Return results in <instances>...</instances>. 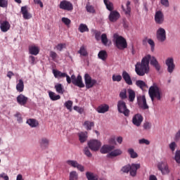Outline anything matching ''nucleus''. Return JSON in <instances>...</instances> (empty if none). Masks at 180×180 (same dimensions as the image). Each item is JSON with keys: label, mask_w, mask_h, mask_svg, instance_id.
Returning a JSON list of instances; mask_svg holds the SVG:
<instances>
[{"label": "nucleus", "mask_w": 180, "mask_h": 180, "mask_svg": "<svg viewBox=\"0 0 180 180\" xmlns=\"http://www.w3.org/2000/svg\"><path fill=\"white\" fill-rule=\"evenodd\" d=\"M135 72L139 77H144L146 74L150 72V55L146 56L141 62L136 64Z\"/></svg>", "instance_id": "nucleus-1"}, {"label": "nucleus", "mask_w": 180, "mask_h": 180, "mask_svg": "<svg viewBox=\"0 0 180 180\" xmlns=\"http://www.w3.org/2000/svg\"><path fill=\"white\" fill-rule=\"evenodd\" d=\"M113 41L115 47L119 50L127 49V41H126L124 37L119 35V34L115 33L113 34Z\"/></svg>", "instance_id": "nucleus-2"}, {"label": "nucleus", "mask_w": 180, "mask_h": 180, "mask_svg": "<svg viewBox=\"0 0 180 180\" xmlns=\"http://www.w3.org/2000/svg\"><path fill=\"white\" fill-rule=\"evenodd\" d=\"M117 109L118 112L121 113V115H124L125 117H129V116H130V110L127 108V105L124 101L120 100L117 101Z\"/></svg>", "instance_id": "nucleus-3"}, {"label": "nucleus", "mask_w": 180, "mask_h": 180, "mask_svg": "<svg viewBox=\"0 0 180 180\" xmlns=\"http://www.w3.org/2000/svg\"><path fill=\"white\" fill-rule=\"evenodd\" d=\"M148 94L152 102H154V98H156L158 101H161V91H160V88H158V86H150L148 90Z\"/></svg>", "instance_id": "nucleus-4"}, {"label": "nucleus", "mask_w": 180, "mask_h": 180, "mask_svg": "<svg viewBox=\"0 0 180 180\" xmlns=\"http://www.w3.org/2000/svg\"><path fill=\"white\" fill-rule=\"evenodd\" d=\"M84 82L86 89H90V88H93L94 85H96L98 81H96V79H92L89 74L86 73L84 75Z\"/></svg>", "instance_id": "nucleus-5"}, {"label": "nucleus", "mask_w": 180, "mask_h": 180, "mask_svg": "<svg viewBox=\"0 0 180 180\" xmlns=\"http://www.w3.org/2000/svg\"><path fill=\"white\" fill-rule=\"evenodd\" d=\"M89 148L91 150V151H99L101 147H102V143H101L98 140L91 139L88 142Z\"/></svg>", "instance_id": "nucleus-6"}, {"label": "nucleus", "mask_w": 180, "mask_h": 180, "mask_svg": "<svg viewBox=\"0 0 180 180\" xmlns=\"http://www.w3.org/2000/svg\"><path fill=\"white\" fill-rule=\"evenodd\" d=\"M156 39L160 43H164L167 40V32L164 28H159L157 30Z\"/></svg>", "instance_id": "nucleus-7"}, {"label": "nucleus", "mask_w": 180, "mask_h": 180, "mask_svg": "<svg viewBox=\"0 0 180 180\" xmlns=\"http://www.w3.org/2000/svg\"><path fill=\"white\" fill-rule=\"evenodd\" d=\"M59 8L60 9H63V11H68V12H71L74 9L72 4L67 0L60 1Z\"/></svg>", "instance_id": "nucleus-8"}, {"label": "nucleus", "mask_w": 180, "mask_h": 180, "mask_svg": "<svg viewBox=\"0 0 180 180\" xmlns=\"http://www.w3.org/2000/svg\"><path fill=\"white\" fill-rule=\"evenodd\" d=\"M137 101L138 105L141 109H143V110H147V109H149L150 107L147 104V99H146V96H139L137 98Z\"/></svg>", "instance_id": "nucleus-9"}, {"label": "nucleus", "mask_w": 180, "mask_h": 180, "mask_svg": "<svg viewBox=\"0 0 180 180\" xmlns=\"http://www.w3.org/2000/svg\"><path fill=\"white\" fill-rule=\"evenodd\" d=\"M66 164H68V165H70V167L77 168V169L80 171V172H84L85 171V167H84L82 165L78 163L77 160H68L66 161Z\"/></svg>", "instance_id": "nucleus-10"}, {"label": "nucleus", "mask_w": 180, "mask_h": 180, "mask_svg": "<svg viewBox=\"0 0 180 180\" xmlns=\"http://www.w3.org/2000/svg\"><path fill=\"white\" fill-rule=\"evenodd\" d=\"M158 168L160 171L162 175H167L169 174V169L168 168V164L165 162H160L158 164Z\"/></svg>", "instance_id": "nucleus-11"}, {"label": "nucleus", "mask_w": 180, "mask_h": 180, "mask_svg": "<svg viewBox=\"0 0 180 180\" xmlns=\"http://www.w3.org/2000/svg\"><path fill=\"white\" fill-rule=\"evenodd\" d=\"M143 117L141 114H136L132 118V123L136 127H140L141 123H143Z\"/></svg>", "instance_id": "nucleus-12"}, {"label": "nucleus", "mask_w": 180, "mask_h": 180, "mask_svg": "<svg viewBox=\"0 0 180 180\" xmlns=\"http://www.w3.org/2000/svg\"><path fill=\"white\" fill-rule=\"evenodd\" d=\"M166 65H167V71L169 74H172L174 72V70H175V64L174 63V58H168L166 60Z\"/></svg>", "instance_id": "nucleus-13"}, {"label": "nucleus", "mask_w": 180, "mask_h": 180, "mask_svg": "<svg viewBox=\"0 0 180 180\" xmlns=\"http://www.w3.org/2000/svg\"><path fill=\"white\" fill-rule=\"evenodd\" d=\"M155 22L158 25H162L164 23V14L161 11H158L155 14Z\"/></svg>", "instance_id": "nucleus-14"}, {"label": "nucleus", "mask_w": 180, "mask_h": 180, "mask_svg": "<svg viewBox=\"0 0 180 180\" xmlns=\"http://www.w3.org/2000/svg\"><path fill=\"white\" fill-rule=\"evenodd\" d=\"M16 100L18 105H20L21 106H25V105L27 103V101H29V98L22 94H21L17 96Z\"/></svg>", "instance_id": "nucleus-15"}, {"label": "nucleus", "mask_w": 180, "mask_h": 180, "mask_svg": "<svg viewBox=\"0 0 180 180\" xmlns=\"http://www.w3.org/2000/svg\"><path fill=\"white\" fill-rule=\"evenodd\" d=\"M149 62L150 63V65H153V67L155 68L156 71H160V70H161V66L155 57L150 55Z\"/></svg>", "instance_id": "nucleus-16"}, {"label": "nucleus", "mask_w": 180, "mask_h": 180, "mask_svg": "<svg viewBox=\"0 0 180 180\" xmlns=\"http://www.w3.org/2000/svg\"><path fill=\"white\" fill-rule=\"evenodd\" d=\"M113 150H115L114 146L103 145L101 147L100 152L101 153V154H108V153H109L110 154V153H112V151H113Z\"/></svg>", "instance_id": "nucleus-17"}, {"label": "nucleus", "mask_w": 180, "mask_h": 180, "mask_svg": "<svg viewBox=\"0 0 180 180\" xmlns=\"http://www.w3.org/2000/svg\"><path fill=\"white\" fill-rule=\"evenodd\" d=\"M108 18L110 22H117L120 18V13L116 11H110Z\"/></svg>", "instance_id": "nucleus-18"}, {"label": "nucleus", "mask_w": 180, "mask_h": 180, "mask_svg": "<svg viewBox=\"0 0 180 180\" xmlns=\"http://www.w3.org/2000/svg\"><path fill=\"white\" fill-rule=\"evenodd\" d=\"M137 169H140V164H131L130 165L129 174L131 176H136L137 175Z\"/></svg>", "instance_id": "nucleus-19"}, {"label": "nucleus", "mask_w": 180, "mask_h": 180, "mask_svg": "<svg viewBox=\"0 0 180 180\" xmlns=\"http://www.w3.org/2000/svg\"><path fill=\"white\" fill-rule=\"evenodd\" d=\"M72 84L75 85V86H79V88L85 87V84H84V82H82V77L79 75L77 77V79L72 82Z\"/></svg>", "instance_id": "nucleus-20"}, {"label": "nucleus", "mask_w": 180, "mask_h": 180, "mask_svg": "<svg viewBox=\"0 0 180 180\" xmlns=\"http://www.w3.org/2000/svg\"><path fill=\"white\" fill-rule=\"evenodd\" d=\"M122 78L127 85H133L131 77H130V75L126 72V70L122 72Z\"/></svg>", "instance_id": "nucleus-21"}, {"label": "nucleus", "mask_w": 180, "mask_h": 180, "mask_svg": "<svg viewBox=\"0 0 180 180\" xmlns=\"http://www.w3.org/2000/svg\"><path fill=\"white\" fill-rule=\"evenodd\" d=\"M123 152L120 149H115L114 150H111L110 153L107 155L108 158H112L115 157H119V155H122Z\"/></svg>", "instance_id": "nucleus-22"}, {"label": "nucleus", "mask_w": 180, "mask_h": 180, "mask_svg": "<svg viewBox=\"0 0 180 180\" xmlns=\"http://www.w3.org/2000/svg\"><path fill=\"white\" fill-rule=\"evenodd\" d=\"M21 13L24 19H30L32 18V14L27 11V7L26 6L21 8Z\"/></svg>", "instance_id": "nucleus-23"}, {"label": "nucleus", "mask_w": 180, "mask_h": 180, "mask_svg": "<svg viewBox=\"0 0 180 180\" xmlns=\"http://www.w3.org/2000/svg\"><path fill=\"white\" fill-rule=\"evenodd\" d=\"M0 29L1 32H4L5 33L11 29V24H9V22L8 21H4L1 23Z\"/></svg>", "instance_id": "nucleus-24"}, {"label": "nucleus", "mask_w": 180, "mask_h": 180, "mask_svg": "<svg viewBox=\"0 0 180 180\" xmlns=\"http://www.w3.org/2000/svg\"><path fill=\"white\" fill-rule=\"evenodd\" d=\"M29 52L32 56H37L40 53V49L36 46L31 45L29 46Z\"/></svg>", "instance_id": "nucleus-25"}, {"label": "nucleus", "mask_w": 180, "mask_h": 180, "mask_svg": "<svg viewBox=\"0 0 180 180\" xmlns=\"http://www.w3.org/2000/svg\"><path fill=\"white\" fill-rule=\"evenodd\" d=\"M129 102H134V99H136V91L131 89H127Z\"/></svg>", "instance_id": "nucleus-26"}, {"label": "nucleus", "mask_w": 180, "mask_h": 180, "mask_svg": "<svg viewBox=\"0 0 180 180\" xmlns=\"http://www.w3.org/2000/svg\"><path fill=\"white\" fill-rule=\"evenodd\" d=\"M96 111L98 113H106V112L109 111V105L106 104L101 105L96 108Z\"/></svg>", "instance_id": "nucleus-27"}, {"label": "nucleus", "mask_w": 180, "mask_h": 180, "mask_svg": "<svg viewBox=\"0 0 180 180\" xmlns=\"http://www.w3.org/2000/svg\"><path fill=\"white\" fill-rule=\"evenodd\" d=\"M53 74L55 78H65L67 76V73L54 69L53 70Z\"/></svg>", "instance_id": "nucleus-28"}, {"label": "nucleus", "mask_w": 180, "mask_h": 180, "mask_svg": "<svg viewBox=\"0 0 180 180\" xmlns=\"http://www.w3.org/2000/svg\"><path fill=\"white\" fill-rule=\"evenodd\" d=\"M25 89V84L23 83V80L20 79L18 80V83L16 85V90L18 92H23Z\"/></svg>", "instance_id": "nucleus-29"}, {"label": "nucleus", "mask_w": 180, "mask_h": 180, "mask_svg": "<svg viewBox=\"0 0 180 180\" xmlns=\"http://www.w3.org/2000/svg\"><path fill=\"white\" fill-rule=\"evenodd\" d=\"M26 123L29 124L30 127H37V126H39V121L36 120L35 119H28Z\"/></svg>", "instance_id": "nucleus-30"}, {"label": "nucleus", "mask_w": 180, "mask_h": 180, "mask_svg": "<svg viewBox=\"0 0 180 180\" xmlns=\"http://www.w3.org/2000/svg\"><path fill=\"white\" fill-rule=\"evenodd\" d=\"M87 134V132H81L79 134V140L80 143H85V141H86V139H88Z\"/></svg>", "instance_id": "nucleus-31"}, {"label": "nucleus", "mask_w": 180, "mask_h": 180, "mask_svg": "<svg viewBox=\"0 0 180 180\" xmlns=\"http://www.w3.org/2000/svg\"><path fill=\"white\" fill-rule=\"evenodd\" d=\"M49 95L51 101H58L59 99H61V96L60 95H57L53 91H49Z\"/></svg>", "instance_id": "nucleus-32"}, {"label": "nucleus", "mask_w": 180, "mask_h": 180, "mask_svg": "<svg viewBox=\"0 0 180 180\" xmlns=\"http://www.w3.org/2000/svg\"><path fill=\"white\" fill-rule=\"evenodd\" d=\"M78 30L80 33H85V32H89V28H88V25H86V24L81 23L79 26Z\"/></svg>", "instance_id": "nucleus-33"}, {"label": "nucleus", "mask_w": 180, "mask_h": 180, "mask_svg": "<svg viewBox=\"0 0 180 180\" xmlns=\"http://www.w3.org/2000/svg\"><path fill=\"white\" fill-rule=\"evenodd\" d=\"M98 57L100 58V60L105 61L108 58V53L106 51H100L98 54Z\"/></svg>", "instance_id": "nucleus-34"}, {"label": "nucleus", "mask_w": 180, "mask_h": 180, "mask_svg": "<svg viewBox=\"0 0 180 180\" xmlns=\"http://www.w3.org/2000/svg\"><path fill=\"white\" fill-rule=\"evenodd\" d=\"M86 11L89 13H96V11L95 10V7L94 6L91 5V3L88 2L86 5Z\"/></svg>", "instance_id": "nucleus-35"}, {"label": "nucleus", "mask_w": 180, "mask_h": 180, "mask_svg": "<svg viewBox=\"0 0 180 180\" xmlns=\"http://www.w3.org/2000/svg\"><path fill=\"white\" fill-rule=\"evenodd\" d=\"M83 125L87 130H92V127L95 126V123L94 122L85 121Z\"/></svg>", "instance_id": "nucleus-36"}, {"label": "nucleus", "mask_w": 180, "mask_h": 180, "mask_svg": "<svg viewBox=\"0 0 180 180\" xmlns=\"http://www.w3.org/2000/svg\"><path fill=\"white\" fill-rule=\"evenodd\" d=\"M103 2L108 11L110 12L113 11V3L110 2L109 0H103Z\"/></svg>", "instance_id": "nucleus-37"}, {"label": "nucleus", "mask_w": 180, "mask_h": 180, "mask_svg": "<svg viewBox=\"0 0 180 180\" xmlns=\"http://www.w3.org/2000/svg\"><path fill=\"white\" fill-rule=\"evenodd\" d=\"M136 85L142 90H143L144 88H147V84L143 80H137L136 82Z\"/></svg>", "instance_id": "nucleus-38"}, {"label": "nucleus", "mask_w": 180, "mask_h": 180, "mask_svg": "<svg viewBox=\"0 0 180 180\" xmlns=\"http://www.w3.org/2000/svg\"><path fill=\"white\" fill-rule=\"evenodd\" d=\"M86 176L88 180H98V177L91 172H87L86 173Z\"/></svg>", "instance_id": "nucleus-39"}, {"label": "nucleus", "mask_w": 180, "mask_h": 180, "mask_svg": "<svg viewBox=\"0 0 180 180\" xmlns=\"http://www.w3.org/2000/svg\"><path fill=\"white\" fill-rule=\"evenodd\" d=\"M78 53L80 56H83V57H86L88 56V52H86V49H85L84 46H82L80 49L78 51Z\"/></svg>", "instance_id": "nucleus-40"}, {"label": "nucleus", "mask_w": 180, "mask_h": 180, "mask_svg": "<svg viewBox=\"0 0 180 180\" xmlns=\"http://www.w3.org/2000/svg\"><path fill=\"white\" fill-rule=\"evenodd\" d=\"M55 89L58 94H64V88H63V84H58L55 85Z\"/></svg>", "instance_id": "nucleus-41"}, {"label": "nucleus", "mask_w": 180, "mask_h": 180, "mask_svg": "<svg viewBox=\"0 0 180 180\" xmlns=\"http://www.w3.org/2000/svg\"><path fill=\"white\" fill-rule=\"evenodd\" d=\"M69 180H78V173L75 171L70 172Z\"/></svg>", "instance_id": "nucleus-42"}, {"label": "nucleus", "mask_w": 180, "mask_h": 180, "mask_svg": "<svg viewBox=\"0 0 180 180\" xmlns=\"http://www.w3.org/2000/svg\"><path fill=\"white\" fill-rule=\"evenodd\" d=\"M126 6H127V11L124 9V6L123 5H122V9H123V11H125V13L127 15H129L130 12H131V8H130V1H128L127 2Z\"/></svg>", "instance_id": "nucleus-43"}, {"label": "nucleus", "mask_w": 180, "mask_h": 180, "mask_svg": "<svg viewBox=\"0 0 180 180\" xmlns=\"http://www.w3.org/2000/svg\"><path fill=\"white\" fill-rule=\"evenodd\" d=\"M128 153L129 154L131 158H137V157H139V155L134 151V149L133 148H129Z\"/></svg>", "instance_id": "nucleus-44"}, {"label": "nucleus", "mask_w": 180, "mask_h": 180, "mask_svg": "<svg viewBox=\"0 0 180 180\" xmlns=\"http://www.w3.org/2000/svg\"><path fill=\"white\" fill-rule=\"evenodd\" d=\"M41 147H49V141L46 138H42L40 141Z\"/></svg>", "instance_id": "nucleus-45"}, {"label": "nucleus", "mask_w": 180, "mask_h": 180, "mask_svg": "<svg viewBox=\"0 0 180 180\" xmlns=\"http://www.w3.org/2000/svg\"><path fill=\"white\" fill-rule=\"evenodd\" d=\"M108 41L109 39H108V35H106V34H103L101 35V43H103L104 46H108Z\"/></svg>", "instance_id": "nucleus-46"}, {"label": "nucleus", "mask_w": 180, "mask_h": 180, "mask_svg": "<svg viewBox=\"0 0 180 180\" xmlns=\"http://www.w3.org/2000/svg\"><path fill=\"white\" fill-rule=\"evenodd\" d=\"M120 98L123 99H127V90L126 89H122L120 93Z\"/></svg>", "instance_id": "nucleus-47"}, {"label": "nucleus", "mask_w": 180, "mask_h": 180, "mask_svg": "<svg viewBox=\"0 0 180 180\" xmlns=\"http://www.w3.org/2000/svg\"><path fill=\"white\" fill-rule=\"evenodd\" d=\"M148 43L150 46L151 51H154V50L155 49V42H154V40H153L152 39H148Z\"/></svg>", "instance_id": "nucleus-48"}, {"label": "nucleus", "mask_w": 180, "mask_h": 180, "mask_svg": "<svg viewBox=\"0 0 180 180\" xmlns=\"http://www.w3.org/2000/svg\"><path fill=\"white\" fill-rule=\"evenodd\" d=\"M121 171H122L124 174H129V172H130V165H127L124 166L121 169Z\"/></svg>", "instance_id": "nucleus-49"}, {"label": "nucleus", "mask_w": 180, "mask_h": 180, "mask_svg": "<svg viewBox=\"0 0 180 180\" xmlns=\"http://www.w3.org/2000/svg\"><path fill=\"white\" fill-rule=\"evenodd\" d=\"M67 47V45L65 44H58L56 46V49L58 51H63V49H65Z\"/></svg>", "instance_id": "nucleus-50"}, {"label": "nucleus", "mask_w": 180, "mask_h": 180, "mask_svg": "<svg viewBox=\"0 0 180 180\" xmlns=\"http://www.w3.org/2000/svg\"><path fill=\"white\" fill-rule=\"evenodd\" d=\"M62 22L66 26H70V25H71V20H70L68 18H65V17L62 18Z\"/></svg>", "instance_id": "nucleus-51"}, {"label": "nucleus", "mask_w": 180, "mask_h": 180, "mask_svg": "<svg viewBox=\"0 0 180 180\" xmlns=\"http://www.w3.org/2000/svg\"><path fill=\"white\" fill-rule=\"evenodd\" d=\"M112 81H114V82H120V81H122V76L120 75H113Z\"/></svg>", "instance_id": "nucleus-52"}, {"label": "nucleus", "mask_w": 180, "mask_h": 180, "mask_svg": "<svg viewBox=\"0 0 180 180\" xmlns=\"http://www.w3.org/2000/svg\"><path fill=\"white\" fill-rule=\"evenodd\" d=\"M84 153L86 155V157H89V158H91L92 157V153H91V151L89 150V148L88 147L84 148Z\"/></svg>", "instance_id": "nucleus-53"}, {"label": "nucleus", "mask_w": 180, "mask_h": 180, "mask_svg": "<svg viewBox=\"0 0 180 180\" xmlns=\"http://www.w3.org/2000/svg\"><path fill=\"white\" fill-rule=\"evenodd\" d=\"M174 160L177 164H180V150H176Z\"/></svg>", "instance_id": "nucleus-54"}, {"label": "nucleus", "mask_w": 180, "mask_h": 180, "mask_svg": "<svg viewBox=\"0 0 180 180\" xmlns=\"http://www.w3.org/2000/svg\"><path fill=\"white\" fill-rule=\"evenodd\" d=\"M65 106L68 109V110H71L72 108V101H68L65 103Z\"/></svg>", "instance_id": "nucleus-55"}, {"label": "nucleus", "mask_w": 180, "mask_h": 180, "mask_svg": "<svg viewBox=\"0 0 180 180\" xmlns=\"http://www.w3.org/2000/svg\"><path fill=\"white\" fill-rule=\"evenodd\" d=\"M139 144H146V146H150V141L146 139H141L139 141Z\"/></svg>", "instance_id": "nucleus-56"}, {"label": "nucleus", "mask_w": 180, "mask_h": 180, "mask_svg": "<svg viewBox=\"0 0 180 180\" xmlns=\"http://www.w3.org/2000/svg\"><path fill=\"white\" fill-rule=\"evenodd\" d=\"M0 7L1 8H7L8 7V1L0 0Z\"/></svg>", "instance_id": "nucleus-57"}, {"label": "nucleus", "mask_w": 180, "mask_h": 180, "mask_svg": "<svg viewBox=\"0 0 180 180\" xmlns=\"http://www.w3.org/2000/svg\"><path fill=\"white\" fill-rule=\"evenodd\" d=\"M144 130H150L151 129V123L146 122L143 124Z\"/></svg>", "instance_id": "nucleus-58"}, {"label": "nucleus", "mask_w": 180, "mask_h": 180, "mask_svg": "<svg viewBox=\"0 0 180 180\" xmlns=\"http://www.w3.org/2000/svg\"><path fill=\"white\" fill-rule=\"evenodd\" d=\"M101 34H102V33L99 31H96L95 32V39L96 40H97V41H99V40H101Z\"/></svg>", "instance_id": "nucleus-59"}, {"label": "nucleus", "mask_w": 180, "mask_h": 180, "mask_svg": "<svg viewBox=\"0 0 180 180\" xmlns=\"http://www.w3.org/2000/svg\"><path fill=\"white\" fill-rule=\"evenodd\" d=\"M160 2L163 6H165L166 8H168L169 6V2L168 0H160Z\"/></svg>", "instance_id": "nucleus-60"}, {"label": "nucleus", "mask_w": 180, "mask_h": 180, "mask_svg": "<svg viewBox=\"0 0 180 180\" xmlns=\"http://www.w3.org/2000/svg\"><path fill=\"white\" fill-rule=\"evenodd\" d=\"M15 117H17V120L18 122H19V123H21L22 119V115H20V112H17L15 115Z\"/></svg>", "instance_id": "nucleus-61"}, {"label": "nucleus", "mask_w": 180, "mask_h": 180, "mask_svg": "<svg viewBox=\"0 0 180 180\" xmlns=\"http://www.w3.org/2000/svg\"><path fill=\"white\" fill-rule=\"evenodd\" d=\"M176 147V143L175 142H172L169 144V148L172 150V151H175V148Z\"/></svg>", "instance_id": "nucleus-62"}, {"label": "nucleus", "mask_w": 180, "mask_h": 180, "mask_svg": "<svg viewBox=\"0 0 180 180\" xmlns=\"http://www.w3.org/2000/svg\"><path fill=\"white\" fill-rule=\"evenodd\" d=\"M50 57H51L52 60H56L57 58V53L51 51L50 52Z\"/></svg>", "instance_id": "nucleus-63"}, {"label": "nucleus", "mask_w": 180, "mask_h": 180, "mask_svg": "<svg viewBox=\"0 0 180 180\" xmlns=\"http://www.w3.org/2000/svg\"><path fill=\"white\" fill-rule=\"evenodd\" d=\"M179 139H180V129L176 132L174 137L175 141H179Z\"/></svg>", "instance_id": "nucleus-64"}]
</instances>
